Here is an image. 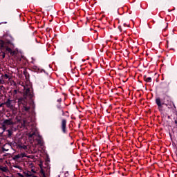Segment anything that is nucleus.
Here are the masks:
<instances>
[{"mask_svg":"<svg viewBox=\"0 0 177 177\" xmlns=\"http://www.w3.org/2000/svg\"><path fill=\"white\" fill-rule=\"evenodd\" d=\"M164 100H167V102L165 103V101H164L162 103H161V99H160V98L156 99V104L158 107V110L160 111H162V105L163 104H165V106H167V107H168V109H174V110H175V109H176V107H175V104H174L172 100H171V97L165 95L164 97Z\"/></svg>","mask_w":177,"mask_h":177,"instance_id":"nucleus-1","label":"nucleus"},{"mask_svg":"<svg viewBox=\"0 0 177 177\" xmlns=\"http://www.w3.org/2000/svg\"><path fill=\"white\" fill-rule=\"evenodd\" d=\"M0 48L1 50H5L6 53H10L11 56L15 55V51H12V48L9 47V44L3 42V41H0Z\"/></svg>","mask_w":177,"mask_h":177,"instance_id":"nucleus-2","label":"nucleus"},{"mask_svg":"<svg viewBox=\"0 0 177 177\" xmlns=\"http://www.w3.org/2000/svg\"><path fill=\"white\" fill-rule=\"evenodd\" d=\"M32 96H34V94H32V90H31L30 88H27L24 87V97H26L27 99H32Z\"/></svg>","mask_w":177,"mask_h":177,"instance_id":"nucleus-3","label":"nucleus"},{"mask_svg":"<svg viewBox=\"0 0 177 177\" xmlns=\"http://www.w3.org/2000/svg\"><path fill=\"white\" fill-rule=\"evenodd\" d=\"M5 104L6 107L10 109V110H13V109H15V101L10 99H8L7 102H5Z\"/></svg>","mask_w":177,"mask_h":177,"instance_id":"nucleus-4","label":"nucleus"},{"mask_svg":"<svg viewBox=\"0 0 177 177\" xmlns=\"http://www.w3.org/2000/svg\"><path fill=\"white\" fill-rule=\"evenodd\" d=\"M10 125H13V122H12V119L5 120L2 123V127L3 129H6V127H10Z\"/></svg>","mask_w":177,"mask_h":177,"instance_id":"nucleus-5","label":"nucleus"},{"mask_svg":"<svg viewBox=\"0 0 177 177\" xmlns=\"http://www.w3.org/2000/svg\"><path fill=\"white\" fill-rule=\"evenodd\" d=\"M18 104H23V106H26L27 104V98L26 97H21L18 100Z\"/></svg>","mask_w":177,"mask_h":177,"instance_id":"nucleus-6","label":"nucleus"},{"mask_svg":"<svg viewBox=\"0 0 177 177\" xmlns=\"http://www.w3.org/2000/svg\"><path fill=\"white\" fill-rule=\"evenodd\" d=\"M24 157H28V156H27L26 153H21L14 156L13 160H19V158H24Z\"/></svg>","mask_w":177,"mask_h":177,"instance_id":"nucleus-7","label":"nucleus"},{"mask_svg":"<svg viewBox=\"0 0 177 177\" xmlns=\"http://www.w3.org/2000/svg\"><path fill=\"white\" fill-rule=\"evenodd\" d=\"M36 133H37V128L32 127V132L29 133L28 134V138H30V139H32V138H34V136H35Z\"/></svg>","mask_w":177,"mask_h":177,"instance_id":"nucleus-8","label":"nucleus"},{"mask_svg":"<svg viewBox=\"0 0 177 177\" xmlns=\"http://www.w3.org/2000/svg\"><path fill=\"white\" fill-rule=\"evenodd\" d=\"M67 125V120L66 119H63L62 120V132L64 133H66V127Z\"/></svg>","mask_w":177,"mask_h":177,"instance_id":"nucleus-9","label":"nucleus"},{"mask_svg":"<svg viewBox=\"0 0 177 177\" xmlns=\"http://www.w3.org/2000/svg\"><path fill=\"white\" fill-rule=\"evenodd\" d=\"M1 77H3V80H4L5 81H7L8 83L9 81H10L12 80V76H10V75H8V74H4L2 75Z\"/></svg>","mask_w":177,"mask_h":177,"instance_id":"nucleus-10","label":"nucleus"},{"mask_svg":"<svg viewBox=\"0 0 177 177\" xmlns=\"http://www.w3.org/2000/svg\"><path fill=\"white\" fill-rule=\"evenodd\" d=\"M6 82H8L7 80H3V77H0V89H2V88H3V85H5Z\"/></svg>","mask_w":177,"mask_h":177,"instance_id":"nucleus-11","label":"nucleus"},{"mask_svg":"<svg viewBox=\"0 0 177 177\" xmlns=\"http://www.w3.org/2000/svg\"><path fill=\"white\" fill-rule=\"evenodd\" d=\"M22 111H26V112L30 111V106H28L27 105H24V106L22 108Z\"/></svg>","mask_w":177,"mask_h":177,"instance_id":"nucleus-12","label":"nucleus"},{"mask_svg":"<svg viewBox=\"0 0 177 177\" xmlns=\"http://www.w3.org/2000/svg\"><path fill=\"white\" fill-rule=\"evenodd\" d=\"M0 170L2 171V172H9V169H8L6 167H1Z\"/></svg>","mask_w":177,"mask_h":177,"instance_id":"nucleus-13","label":"nucleus"},{"mask_svg":"<svg viewBox=\"0 0 177 177\" xmlns=\"http://www.w3.org/2000/svg\"><path fill=\"white\" fill-rule=\"evenodd\" d=\"M18 147H19V149H23V150H27V146H26L24 145H18Z\"/></svg>","mask_w":177,"mask_h":177,"instance_id":"nucleus-14","label":"nucleus"},{"mask_svg":"<svg viewBox=\"0 0 177 177\" xmlns=\"http://www.w3.org/2000/svg\"><path fill=\"white\" fill-rule=\"evenodd\" d=\"M146 82H151V77H147L145 79Z\"/></svg>","mask_w":177,"mask_h":177,"instance_id":"nucleus-15","label":"nucleus"},{"mask_svg":"<svg viewBox=\"0 0 177 177\" xmlns=\"http://www.w3.org/2000/svg\"><path fill=\"white\" fill-rule=\"evenodd\" d=\"M14 168H17L18 169H21V167H20L19 165H15Z\"/></svg>","mask_w":177,"mask_h":177,"instance_id":"nucleus-16","label":"nucleus"},{"mask_svg":"<svg viewBox=\"0 0 177 177\" xmlns=\"http://www.w3.org/2000/svg\"><path fill=\"white\" fill-rule=\"evenodd\" d=\"M17 175H18L19 177H25L24 175H23L20 173H17Z\"/></svg>","mask_w":177,"mask_h":177,"instance_id":"nucleus-17","label":"nucleus"},{"mask_svg":"<svg viewBox=\"0 0 177 177\" xmlns=\"http://www.w3.org/2000/svg\"><path fill=\"white\" fill-rule=\"evenodd\" d=\"M42 177H46V175L45 174V173H42Z\"/></svg>","mask_w":177,"mask_h":177,"instance_id":"nucleus-18","label":"nucleus"},{"mask_svg":"<svg viewBox=\"0 0 177 177\" xmlns=\"http://www.w3.org/2000/svg\"><path fill=\"white\" fill-rule=\"evenodd\" d=\"M175 124H176V127H177V116H176V120L174 121Z\"/></svg>","mask_w":177,"mask_h":177,"instance_id":"nucleus-19","label":"nucleus"},{"mask_svg":"<svg viewBox=\"0 0 177 177\" xmlns=\"http://www.w3.org/2000/svg\"><path fill=\"white\" fill-rule=\"evenodd\" d=\"M33 68H34L35 70H37L38 68H37V66H33Z\"/></svg>","mask_w":177,"mask_h":177,"instance_id":"nucleus-20","label":"nucleus"},{"mask_svg":"<svg viewBox=\"0 0 177 177\" xmlns=\"http://www.w3.org/2000/svg\"><path fill=\"white\" fill-rule=\"evenodd\" d=\"M57 102H62V99H59Z\"/></svg>","mask_w":177,"mask_h":177,"instance_id":"nucleus-21","label":"nucleus"},{"mask_svg":"<svg viewBox=\"0 0 177 177\" xmlns=\"http://www.w3.org/2000/svg\"><path fill=\"white\" fill-rule=\"evenodd\" d=\"M3 59H5V54L3 55Z\"/></svg>","mask_w":177,"mask_h":177,"instance_id":"nucleus-22","label":"nucleus"},{"mask_svg":"<svg viewBox=\"0 0 177 177\" xmlns=\"http://www.w3.org/2000/svg\"><path fill=\"white\" fill-rule=\"evenodd\" d=\"M15 93H17V90H15Z\"/></svg>","mask_w":177,"mask_h":177,"instance_id":"nucleus-23","label":"nucleus"},{"mask_svg":"<svg viewBox=\"0 0 177 177\" xmlns=\"http://www.w3.org/2000/svg\"><path fill=\"white\" fill-rule=\"evenodd\" d=\"M24 124H26V120H24Z\"/></svg>","mask_w":177,"mask_h":177,"instance_id":"nucleus-24","label":"nucleus"},{"mask_svg":"<svg viewBox=\"0 0 177 177\" xmlns=\"http://www.w3.org/2000/svg\"><path fill=\"white\" fill-rule=\"evenodd\" d=\"M124 26L125 27V24H124Z\"/></svg>","mask_w":177,"mask_h":177,"instance_id":"nucleus-25","label":"nucleus"}]
</instances>
